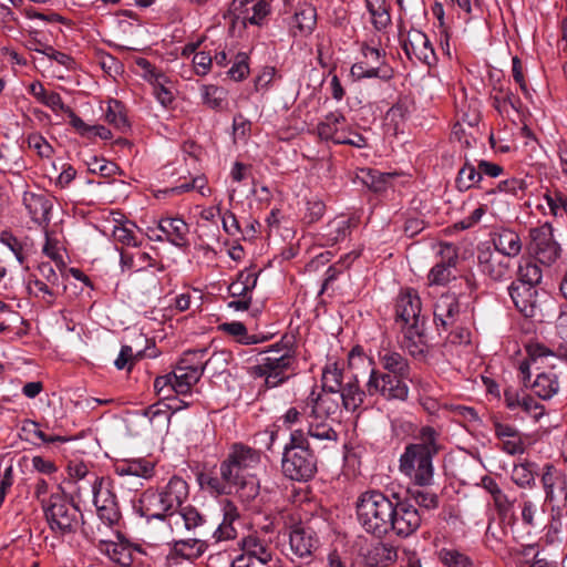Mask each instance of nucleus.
<instances>
[{
  "instance_id": "864d4df0",
  "label": "nucleus",
  "mask_w": 567,
  "mask_h": 567,
  "mask_svg": "<svg viewBox=\"0 0 567 567\" xmlns=\"http://www.w3.org/2000/svg\"><path fill=\"white\" fill-rule=\"evenodd\" d=\"M105 121L121 132H126L130 128L125 107L123 103L117 100H111L107 102Z\"/></svg>"
},
{
  "instance_id": "7c9ffc66",
  "label": "nucleus",
  "mask_w": 567,
  "mask_h": 567,
  "mask_svg": "<svg viewBox=\"0 0 567 567\" xmlns=\"http://www.w3.org/2000/svg\"><path fill=\"white\" fill-rule=\"evenodd\" d=\"M158 230H161L166 240L176 247H186L188 246V233L189 227L184 221V219L179 217H165L161 218L157 226Z\"/></svg>"
},
{
  "instance_id": "4c0bfd02",
  "label": "nucleus",
  "mask_w": 567,
  "mask_h": 567,
  "mask_svg": "<svg viewBox=\"0 0 567 567\" xmlns=\"http://www.w3.org/2000/svg\"><path fill=\"white\" fill-rule=\"evenodd\" d=\"M154 463L145 458L125 460L115 465V472L120 476H136L151 478L154 475Z\"/></svg>"
},
{
  "instance_id": "3c124183",
  "label": "nucleus",
  "mask_w": 567,
  "mask_h": 567,
  "mask_svg": "<svg viewBox=\"0 0 567 567\" xmlns=\"http://www.w3.org/2000/svg\"><path fill=\"white\" fill-rule=\"evenodd\" d=\"M543 198L551 216L555 218H567V194L557 188H548L544 193Z\"/></svg>"
},
{
  "instance_id": "1a4fd4ad",
  "label": "nucleus",
  "mask_w": 567,
  "mask_h": 567,
  "mask_svg": "<svg viewBox=\"0 0 567 567\" xmlns=\"http://www.w3.org/2000/svg\"><path fill=\"white\" fill-rule=\"evenodd\" d=\"M511 259L487 245L477 246V268L487 285L503 284L513 278L515 270Z\"/></svg>"
},
{
  "instance_id": "338daca9",
  "label": "nucleus",
  "mask_w": 567,
  "mask_h": 567,
  "mask_svg": "<svg viewBox=\"0 0 567 567\" xmlns=\"http://www.w3.org/2000/svg\"><path fill=\"white\" fill-rule=\"evenodd\" d=\"M348 365L350 370L364 369L369 370V372L372 369H377L374 360L364 353L361 346H355L351 349L348 354Z\"/></svg>"
},
{
  "instance_id": "de8ad7c7",
  "label": "nucleus",
  "mask_w": 567,
  "mask_h": 567,
  "mask_svg": "<svg viewBox=\"0 0 567 567\" xmlns=\"http://www.w3.org/2000/svg\"><path fill=\"white\" fill-rule=\"evenodd\" d=\"M351 233V219L349 218H334L326 226L323 238L327 245H336L343 240Z\"/></svg>"
},
{
  "instance_id": "ea45409f",
  "label": "nucleus",
  "mask_w": 567,
  "mask_h": 567,
  "mask_svg": "<svg viewBox=\"0 0 567 567\" xmlns=\"http://www.w3.org/2000/svg\"><path fill=\"white\" fill-rule=\"evenodd\" d=\"M91 476L93 477L91 492L96 509H99V506H111L112 503H117L116 495L111 488L110 480L97 475Z\"/></svg>"
},
{
  "instance_id": "9d476101",
  "label": "nucleus",
  "mask_w": 567,
  "mask_h": 567,
  "mask_svg": "<svg viewBox=\"0 0 567 567\" xmlns=\"http://www.w3.org/2000/svg\"><path fill=\"white\" fill-rule=\"evenodd\" d=\"M542 484L554 517L567 515V477L551 464L544 467Z\"/></svg>"
},
{
  "instance_id": "680f3d73",
  "label": "nucleus",
  "mask_w": 567,
  "mask_h": 567,
  "mask_svg": "<svg viewBox=\"0 0 567 567\" xmlns=\"http://www.w3.org/2000/svg\"><path fill=\"white\" fill-rule=\"evenodd\" d=\"M482 179L480 169L466 162L463 167L458 171L455 184L458 190L465 192L472 187H475Z\"/></svg>"
},
{
  "instance_id": "7ed1b4c3",
  "label": "nucleus",
  "mask_w": 567,
  "mask_h": 567,
  "mask_svg": "<svg viewBox=\"0 0 567 567\" xmlns=\"http://www.w3.org/2000/svg\"><path fill=\"white\" fill-rule=\"evenodd\" d=\"M200 487L210 495H238L244 502L255 499L259 494V480L256 474L244 473L233 463L223 460L218 474L203 473L198 476Z\"/></svg>"
},
{
  "instance_id": "09e8293b",
  "label": "nucleus",
  "mask_w": 567,
  "mask_h": 567,
  "mask_svg": "<svg viewBox=\"0 0 567 567\" xmlns=\"http://www.w3.org/2000/svg\"><path fill=\"white\" fill-rule=\"evenodd\" d=\"M28 288L35 298H41L49 306L54 303V300L59 295L58 286L50 285L48 281L38 278L35 275L29 276Z\"/></svg>"
},
{
  "instance_id": "4d7b16f0",
  "label": "nucleus",
  "mask_w": 567,
  "mask_h": 567,
  "mask_svg": "<svg viewBox=\"0 0 567 567\" xmlns=\"http://www.w3.org/2000/svg\"><path fill=\"white\" fill-rule=\"evenodd\" d=\"M21 431L27 435V440L37 437L44 444L65 443L70 440L66 436L47 434L40 429V424L32 420H24Z\"/></svg>"
},
{
  "instance_id": "4be33fe9",
  "label": "nucleus",
  "mask_w": 567,
  "mask_h": 567,
  "mask_svg": "<svg viewBox=\"0 0 567 567\" xmlns=\"http://www.w3.org/2000/svg\"><path fill=\"white\" fill-rule=\"evenodd\" d=\"M290 549L299 558H308L318 548L315 530L305 525H295L289 533Z\"/></svg>"
},
{
  "instance_id": "0e129e2a",
  "label": "nucleus",
  "mask_w": 567,
  "mask_h": 567,
  "mask_svg": "<svg viewBox=\"0 0 567 567\" xmlns=\"http://www.w3.org/2000/svg\"><path fill=\"white\" fill-rule=\"evenodd\" d=\"M534 466L528 462L514 465L512 481L520 488L533 487L535 485Z\"/></svg>"
},
{
  "instance_id": "6ab92c4d",
  "label": "nucleus",
  "mask_w": 567,
  "mask_h": 567,
  "mask_svg": "<svg viewBox=\"0 0 567 567\" xmlns=\"http://www.w3.org/2000/svg\"><path fill=\"white\" fill-rule=\"evenodd\" d=\"M434 322L447 331L455 327L460 318V302L454 293L441 295L434 303Z\"/></svg>"
},
{
  "instance_id": "c03bdc74",
  "label": "nucleus",
  "mask_w": 567,
  "mask_h": 567,
  "mask_svg": "<svg viewBox=\"0 0 567 567\" xmlns=\"http://www.w3.org/2000/svg\"><path fill=\"white\" fill-rule=\"evenodd\" d=\"M29 93L53 112L62 111L65 106L61 95L54 91H47L41 82H32L29 85Z\"/></svg>"
},
{
  "instance_id": "20e7f679",
  "label": "nucleus",
  "mask_w": 567,
  "mask_h": 567,
  "mask_svg": "<svg viewBox=\"0 0 567 567\" xmlns=\"http://www.w3.org/2000/svg\"><path fill=\"white\" fill-rule=\"evenodd\" d=\"M189 487L181 476H172L162 487L147 488L140 498L138 512L147 519H168L172 526V517L188 498Z\"/></svg>"
},
{
  "instance_id": "a878e982",
  "label": "nucleus",
  "mask_w": 567,
  "mask_h": 567,
  "mask_svg": "<svg viewBox=\"0 0 567 567\" xmlns=\"http://www.w3.org/2000/svg\"><path fill=\"white\" fill-rule=\"evenodd\" d=\"M442 261L437 262L429 272L427 279L431 285H446L454 278L453 269L457 265L458 256L452 245H445L441 249Z\"/></svg>"
},
{
  "instance_id": "13d9d810",
  "label": "nucleus",
  "mask_w": 567,
  "mask_h": 567,
  "mask_svg": "<svg viewBox=\"0 0 567 567\" xmlns=\"http://www.w3.org/2000/svg\"><path fill=\"white\" fill-rule=\"evenodd\" d=\"M172 374L175 380V392L179 394L188 393L192 386L200 380V378L197 377V371L190 372L179 363H177Z\"/></svg>"
},
{
  "instance_id": "393cba45",
  "label": "nucleus",
  "mask_w": 567,
  "mask_h": 567,
  "mask_svg": "<svg viewBox=\"0 0 567 567\" xmlns=\"http://www.w3.org/2000/svg\"><path fill=\"white\" fill-rule=\"evenodd\" d=\"M565 368V363L560 368L553 364L549 370L538 373L530 384L534 393L543 400H549L557 394L560 388V377Z\"/></svg>"
},
{
  "instance_id": "5701e85b",
  "label": "nucleus",
  "mask_w": 567,
  "mask_h": 567,
  "mask_svg": "<svg viewBox=\"0 0 567 567\" xmlns=\"http://www.w3.org/2000/svg\"><path fill=\"white\" fill-rule=\"evenodd\" d=\"M22 200L31 219L45 228L51 220V197L44 193L24 192Z\"/></svg>"
},
{
  "instance_id": "58836bf2",
  "label": "nucleus",
  "mask_w": 567,
  "mask_h": 567,
  "mask_svg": "<svg viewBox=\"0 0 567 567\" xmlns=\"http://www.w3.org/2000/svg\"><path fill=\"white\" fill-rule=\"evenodd\" d=\"M481 484L492 496L497 513L501 515L507 514L514 505V499H511L497 482L488 475L482 477Z\"/></svg>"
},
{
  "instance_id": "bf43d9fd",
  "label": "nucleus",
  "mask_w": 567,
  "mask_h": 567,
  "mask_svg": "<svg viewBox=\"0 0 567 567\" xmlns=\"http://www.w3.org/2000/svg\"><path fill=\"white\" fill-rule=\"evenodd\" d=\"M143 415L148 419L153 427L163 429L168 426L172 412L167 405L155 403L144 409Z\"/></svg>"
},
{
  "instance_id": "b1692460",
  "label": "nucleus",
  "mask_w": 567,
  "mask_h": 567,
  "mask_svg": "<svg viewBox=\"0 0 567 567\" xmlns=\"http://www.w3.org/2000/svg\"><path fill=\"white\" fill-rule=\"evenodd\" d=\"M224 460L248 474H255L261 462L260 452L243 443L231 444Z\"/></svg>"
},
{
  "instance_id": "f704fd0d",
  "label": "nucleus",
  "mask_w": 567,
  "mask_h": 567,
  "mask_svg": "<svg viewBox=\"0 0 567 567\" xmlns=\"http://www.w3.org/2000/svg\"><path fill=\"white\" fill-rule=\"evenodd\" d=\"M239 518L237 506L229 499L223 502V522L214 530L213 537L216 542L230 540L236 538L237 532L234 522Z\"/></svg>"
},
{
  "instance_id": "cd10ccee",
  "label": "nucleus",
  "mask_w": 567,
  "mask_h": 567,
  "mask_svg": "<svg viewBox=\"0 0 567 567\" xmlns=\"http://www.w3.org/2000/svg\"><path fill=\"white\" fill-rule=\"evenodd\" d=\"M295 363V355L290 348H286L285 351L278 357H265L260 363L252 365L248 369L250 377H261L268 371H276L279 373L287 374Z\"/></svg>"
},
{
  "instance_id": "423d86ee",
  "label": "nucleus",
  "mask_w": 567,
  "mask_h": 567,
  "mask_svg": "<svg viewBox=\"0 0 567 567\" xmlns=\"http://www.w3.org/2000/svg\"><path fill=\"white\" fill-rule=\"evenodd\" d=\"M357 518L365 533L381 539L390 533V519L395 514L394 503L381 491L362 493L355 504Z\"/></svg>"
},
{
  "instance_id": "e2e57ef3",
  "label": "nucleus",
  "mask_w": 567,
  "mask_h": 567,
  "mask_svg": "<svg viewBox=\"0 0 567 567\" xmlns=\"http://www.w3.org/2000/svg\"><path fill=\"white\" fill-rule=\"evenodd\" d=\"M221 329L228 334L237 338V341L241 344H257L265 340L256 334H249L246 326L240 321L226 322L221 324Z\"/></svg>"
},
{
  "instance_id": "79ce46f5",
  "label": "nucleus",
  "mask_w": 567,
  "mask_h": 567,
  "mask_svg": "<svg viewBox=\"0 0 567 567\" xmlns=\"http://www.w3.org/2000/svg\"><path fill=\"white\" fill-rule=\"evenodd\" d=\"M371 16V23L377 31H383L391 24V14L385 0H364Z\"/></svg>"
},
{
  "instance_id": "f8f14e48",
  "label": "nucleus",
  "mask_w": 567,
  "mask_h": 567,
  "mask_svg": "<svg viewBox=\"0 0 567 567\" xmlns=\"http://www.w3.org/2000/svg\"><path fill=\"white\" fill-rule=\"evenodd\" d=\"M361 53L364 59H369V56L374 58L378 65H369V61L365 60L355 62L350 69V75L354 80L360 81L377 78L386 82L394 76L393 69L385 62L384 52L363 43L361 45Z\"/></svg>"
},
{
  "instance_id": "2f4dec72",
  "label": "nucleus",
  "mask_w": 567,
  "mask_h": 567,
  "mask_svg": "<svg viewBox=\"0 0 567 567\" xmlns=\"http://www.w3.org/2000/svg\"><path fill=\"white\" fill-rule=\"evenodd\" d=\"M489 99L492 100V105L502 116H509L511 112H518V107L520 105V100L517 97L509 86L499 83L498 85H493L489 92Z\"/></svg>"
},
{
  "instance_id": "c9c22d12",
  "label": "nucleus",
  "mask_w": 567,
  "mask_h": 567,
  "mask_svg": "<svg viewBox=\"0 0 567 567\" xmlns=\"http://www.w3.org/2000/svg\"><path fill=\"white\" fill-rule=\"evenodd\" d=\"M347 125L346 116L339 112H330L317 125V133L320 140L337 143V137L342 134Z\"/></svg>"
},
{
  "instance_id": "774afa93",
  "label": "nucleus",
  "mask_w": 567,
  "mask_h": 567,
  "mask_svg": "<svg viewBox=\"0 0 567 567\" xmlns=\"http://www.w3.org/2000/svg\"><path fill=\"white\" fill-rule=\"evenodd\" d=\"M556 334L561 340L559 352L567 360V305L559 306L558 316L555 321Z\"/></svg>"
},
{
  "instance_id": "aec40b11",
  "label": "nucleus",
  "mask_w": 567,
  "mask_h": 567,
  "mask_svg": "<svg viewBox=\"0 0 567 567\" xmlns=\"http://www.w3.org/2000/svg\"><path fill=\"white\" fill-rule=\"evenodd\" d=\"M508 295L515 308L526 318H533L537 312L536 288L522 282L512 281L507 287Z\"/></svg>"
},
{
  "instance_id": "bb28decb",
  "label": "nucleus",
  "mask_w": 567,
  "mask_h": 567,
  "mask_svg": "<svg viewBox=\"0 0 567 567\" xmlns=\"http://www.w3.org/2000/svg\"><path fill=\"white\" fill-rule=\"evenodd\" d=\"M491 241L495 248L493 251H497L508 258H514L522 251L520 237L515 230L511 228H495L491 233Z\"/></svg>"
},
{
  "instance_id": "9b49d317",
  "label": "nucleus",
  "mask_w": 567,
  "mask_h": 567,
  "mask_svg": "<svg viewBox=\"0 0 567 567\" xmlns=\"http://www.w3.org/2000/svg\"><path fill=\"white\" fill-rule=\"evenodd\" d=\"M405 379L372 369L365 383L370 396H381L386 401H405L409 396V386Z\"/></svg>"
},
{
  "instance_id": "49530a36",
  "label": "nucleus",
  "mask_w": 567,
  "mask_h": 567,
  "mask_svg": "<svg viewBox=\"0 0 567 567\" xmlns=\"http://www.w3.org/2000/svg\"><path fill=\"white\" fill-rule=\"evenodd\" d=\"M425 486L415 485L413 483L406 489V502H414L415 505L425 509H435L439 506V497L435 493H432L424 488Z\"/></svg>"
},
{
  "instance_id": "8fccbe9b",
  "label": "nucleus",
  "mask_w": 567,
  "mask_h": 567,
  "mask_svg": "<svg viewBox=\"0 0 567 567\" xmlns=\"http://www.w3.org/2000/svg\"><path fill=\"white\" fill-rule=\"evenodd\" d=\"M360 179L362 183L374 193H382L390 186L392 176L390 174L381 173L372 168H363L360 171Z\"/></svg>"
},
{
  "instance_id": "a211bd4d",
  "label": "nucleus",
  "mask_w": 567,
  "mask_h": 567,
  "mask_svg": "<svg viewBox=\"0 0 567 567\" xmlns=\"http://www.w3.org/2000/svg\"><path fill=\"white\" fill-rule=\"evenodd\" d=\"M492 426L499 449L508 455L523 454L525 452V439L520 431L509 423L502 422L498 417L492 419Z\"/></svg>"
},
{
  "instance_id": "37998d69",
  "label": "nucleus",
  "mask_w": 567,
  "mask_h": 567,
  "mask_svg": "<svg viewBox=\"0 0 567 567\" xmlns=\"http://www.w3.org/2000/svg\"><path fill=\"white\" fill-rule=\"evenodd\" d=\"M208 349H193L187 350L183 353L178 363L186 368V370L193 372L197 371V377L202 378L204 370L212 358H207Z\"/></svg>"
},
{
  "instance_id": "2eb2a0df",
  "label": "nucleus",
  "mask_w": 567,
  "mask_h": 567,
  "mask_svg": "<svg viewBox=\"0 0 567 567\" xmlns=\"http://www.w3.org/2000/svg\"><path fill=\"white\" fill-rule=\"evenodd\" d=\"M395 514L390 519V532L399 537H408L421 525V515L415 506L406 501L394 503Z\"/></svg>"
},
{
  "instance_id": "c85d7f7f",
  "label": "nucleus",
  "mask_w": 567,
  "mask_h": 567,
  "mask_svg": "<svg viewBox=\"0 0 567 567\" xmlns=\"http://www.w3.org/2000/svg\"><path fill=\"white\" fill-rule=\"evenodd\" d=\"M241 556H248L251 561L257 560L260 567H266L272 559L270 544L256 534H250L240 540Z\"/></svg>"
},
{
  "instance_id": "f03ea898",
  "label": "nucleus",
  "mask_w": 567,
  "mask_h": 567,
  "mask_svg": "<svg viewBox=\"0 0 567 567\" xmlns=\"http://www.w3.org/2000/svg\"><path fill=\"white\" fill-rule=\"evenodd\" d=\"M439 432L432 426H422L417 442L409 443L399 458V471L412 483L431 486L434 478L433 457L440 452Z\"/></svg>"
},
{
  "instance_id": "dca6fc26",
  "label": "nucleus",
  "mask_w": 567,
  "mask_h": 567,
  "mask_svg": "<svg viewBox=\"0 0 567 567\" xmlns=\"http://www.w3.org/2000/svg\"><path fill=\"white\" fill-rule=\"evenodd\" d=\"M305 434L308 440L323 442V447L328 444L337 443L338 432L333 429V419L313 413L312 409L306 405V429Z\"/></svg>"
},
{
  "instance_id": "39448f33",
  "label": "nucleus",
  "mask_w": 567,
  "mask_h": 567,
  "mask_svg": "<svg viewBox=\"0 0 567 567\" xmlns=\"http://www.w3.org/2000/svg\"><path fill=\"white\" fill-rule=\"evenodd\" d=\"M318 471V457L310 447L302 427L291 431L281 458V472L285 477L296 482L310 481Z\"/></svg>"
},
{
  "instance_id": "a18cd8bd",
  "label": "nucleus",
  "mask_w": 567,
  "mask_h": 567,
  "mask_svg": "<svg viewBox=\"0 0 567 567\" xmlns=\"http://www.w3.org/2000/svg\"><path fill=\"white\" fill-rule=\"evenodd\" d=\"M181 522L184 523V527L187 530L196 532L205 526L206 519L194 506L182 507L172 517V525H178Z\"/></svg>"
},
{
  "instance_id": "412c9836",
  "label": "nucleus",
  "mask_w": 567,
  "mask_h": 567,
  "mask_svg": "<svg viewBox=\"0 0 567 567\" xmlns=\"http://www.w3.org/2000/svg\"><path fill=\"white\" fill-rule=\"evenodd\" d=\"M504 402L507 409L522 410L526 415L538 421L545 412L544 405L529 396L524 390L508 386L504 390Z\"/></svg>"
},
{
  "instance_id": "a19ab883",
  "label": "nucleus",
  "mask_w": 567,
  "mask_h": 567,
  "mask_svg": "<svg viewBox=\"0 0 567 567\" xmlns=\"http://www.w3.org/2000/svg\"><path fill=\"white\" fill-rule=\"evenodd\" d=\"M259 271L254 269L241 270L236 281L231 282L228 287V291L231 297H245L250 296V292L256 288Z\"/></svg>"
},
{
  "instance_id": "72a5a7b5",
  "label": "nucleus",
  "mask_w": 567,
  "mask_h": 567,
  "mask_svg": "<svg viewBox=\"0 0 567 567\" xmlns=\"http://www.w3.org/2000/svg\"><path fill=\"white\" fill-rule=\"evenodd\" d=\"M97 549L122 567H130L133 564V550H138L137 547L133 548L127 542L116 543L104 539L99 542Z\"/></svg>"
},
{
  "instance_id": "603ef678",
  "label": "nucleus",
  "mask_w": 567,
  "mask_h": 567,
  "mask_svg": "<svg viewBox=\"0 0 567 567\" xmlns=\"http://www.w3.org/2000/svg\"><path fill=\"white\" fill-rule=\"evenodd\" d=\"M156 100L167 107L174 101L173 83L165 74L152 75L151 82Z\"/></svg>"
},
{
  "instance_id": "f3484780",
  "label": "nucleus",
  "mask_w": 567,
  "mask_h": 567,
  "mask_svg": "<svg viewBox=\"0 0 567 567\" xmlns=\"http://www.w3.org/2000/svg\"><path fill=\"white\" fill-rule=\"evenodd\" d=\"M359 556L368 567H386L396 560L398 550L390 543L364 540V545H360Z\"/></svg>"
},
{
  "instance_id": "ddd939ff",
  "label": "nucleus",
  "mask_w": 567,
  "mask_h": 567,
  "mask_svg": "<svg viewBox=\"0 0 567 567\" xmlns=\"http://www.w3.org/2000/svg\"><path fill=\"white\" fill-rule=\"evenodd\" d=\"M530 250L536 259L546 266L553 265L560 256L561 248L554 238L551 224L544 223L529 230Z\"/></svg>"
},
{
  "instance_id": "0eeeda50",
  "label": "nucleus",
  "mask_w": 567,
  "mask_h": 567,
  "mask_svg": "<svg viewBox=\"0 0 567 567\" xmlns=\"http://www.w3.org/2000/svg\"><path fill=\"white\" fill-rule=\"evenodd\" d=\"M322 389L338 394L347 411L354 412L363 405L369 395L368 389L360 386L359 375L355 372L344 374L338 362H328L322 369Z\"/></svg>"
},
{
  "instance_id": "f257e3e1",
  "label": "nucleus",
  "mask_w": 567,
  "mask_h": 567,
  "mask_svg": "<svg viewBox=\"0 0 567 567\" xmlns=\"http://www.w3.org/2000/svg\"><path fill=\"white\" fill-rule=\"evenodd\" d=\"M422 302L416 290H401L395 301V324L402 333L401 346L411 357L423 361L430 352L425 334V318L421 316Z\"/></svg>"
},
{
  "instance_id": "6e6d98bb",
  "label": "nucleus",
  "mask_w": 567,
  "mask_h": 567,
  "mask_svg": "<svg viewBox=\"0 0 567 567\" xmlns=\"http://www.w3.org/2000/svg\"><path fill=\"white\" fill-rule=\"evenodd\" d=\"M437 558L445 567H474L473 559L456 548H441Z\"/></svg>"
},
{
  "instance_id": "69168bd1",
  "label": "nucleus",
  "mask_w": 567,
  "mask_h": 567,
  "mask_svg": "<svg viewBox=\"0 0 567 567\" xmlns=\"http://www.w3.org/2000/svg\"><path fill=\"white\" fill-rule=\"evenodd\" d=\"M134 223L126 221L124 224L115 225L112 231V236L116 243L125 246L137 247L141 241L134 234Z\"/></svg>"
},
{
  "instance_id": "c756f323",
  "label": "nucleus",
  "mask_w": 567,
  "mask_h": 567,
  "mask_svg": "<svg viewBox=\"0 0 567 567\" xmlns=\"http://www.w3.org/2000/svg\"><path fill=\"white\" fill-rule=\"evenodd\" d=\"M250 2L251 0H234L231 10L244 23L249 22L250 24L259 25L270 11L269 3L266 0H258L248 8L247 6Z\"/></svg>"
},
{
  "instance_id": "052dcab7",
  "label": "nucleus",
  "mask_w": 567,
  "mask_h": 567,
  "mask_svg": "<svg viewBox=\"0 0 567 567\" xmlns=\"http://www.w3.org/2000/svg\"><path fill=\"white\" fill-rule=\"evenodd\" d=\"M517 276L518 279L516 282L536 288V286L542 282L543 271L536 262L527 259L518 266Z\"/></svg>"
},
{
  "instance_id": "6e6552de",
  "label": "nucleus",
  "mask_w": 567,
  "mask_h": 567,
  "mask_svg": "<svg viewBox=\"0 0 567 567\" xmlns=\"http://www.w3.org/2000/svg\"><path fill=\"white\" fill-rule=\"evenodd\" d=\"M42 511L49 528L55 536L75 534L80 527L82 514L79 507L62 493H52L42 502Z\"/></svg>"
},
{
  "instance_id": "473e14b6",
  "label": "nucleus",
  "mask_w": 567,
  "mask_h": 567,
  "mask_svg": "<svg viewBox=\"0 0 567 567\" xmlns=\"http://www.w3.org/2000/svg\"><path fill=\"white\" fill-rule=\"evenodd\" d=\"M339 395L323 390L317 393L315 390L306 399V405L312 409L313 413H319L323 416L332 417L339 412Z\"/></svg>"
},
{
  "instance_id": "e433bc0d",
  "label": "nucleus",
  "mask_w": 567,
  "mask_h": 567,
  "mask_svg": "<svg viewBox=\"0 0 567 567\" xmlns=\"http://www.w3.org/2000/svg\"><path fill=\"white\" fill-rule=\"evenodd\" d=\"M380 362L383 368V372L405 380H411L410 363L401 353L396 351H385L384 353H380Z\"/></svg>"
},
{
  "instance_id": "4468645a",
  "label": "nucleus",
  "mask_w": 567,
  "mask_h": 567,
  "mask_svg": "<svg viewBox=\"0 0 567 567\" xmlns=\"http://www.w3.org/2000/svg\"><path fill=\"white\" fill-rule=\"evenodd\" d=\"M402 50L412 62L419 61L429 66L436 62V54L427 35L416 29L408 32L402 41Z\"/></svg>"
},
{
  "instance_id": "5fc2aeb1",
  "label": "nucleus",
  "mask_w": 567,
  "mask_h": 567,
  "mask_svg": "<svg viewBox=\"0 0 567 567\" xmlns=\"http://www.w3.org/2000/svg\"><path fill=\"white\" fill-rule=\"evenodd\" d=\"M203 103L215 111H223L227 106V92L216 85H203L200 87Z\"/></svg>"
}]
</instances>
